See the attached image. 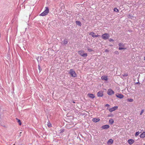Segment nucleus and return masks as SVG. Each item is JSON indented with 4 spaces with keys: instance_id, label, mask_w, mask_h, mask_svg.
<instances>
[{
    "instance_id": "nucleus-1",
    "label": "nucleus",
    "mask_w": 145,
    "mask_h": 145,
    "mask_svg": "<svg viewBox=\"0 0 145 145\" xmlns=\"http://www.w3.org/2000/svg\"><path fill=\"white\" fill-rule=\"evenodd\" d=\"M45 10L42 13L40 14V15L42 16H44L47 15L49 12V9L47 7H46Z\"/></svg>"
},
{
    "instance_id": "nucleus-2",
    "label": "nucleus",
    "mask_w": 145,
    "mask_h": 145,
    "mask_svg": "<svg viewBox=\"0 0 145 145\" xmlns=\"http://www.w3.org/2000/svg\"><path fill=\"white\" fill-rule=\"evenodd\" d=\"M69 73L72 77H75L77 76V74L73 69H71Z\"/></svg>"
},
{
    "instance_id": "nucleus-3",
    "label": "nucleus",
    "mask_w": 145,
    "mask_h": 145,
    "mask_svg": "<svg viewBox=\"0 0 145 145\" xmlns=\"http://www.w3.org/2000/svg\"><path fill=\"white\" fill-rule=\"evenodd\" d=\"M78 54L81 56L84 57H86L87 56V54L84 53V52L83 50H80L78 52Z\"/></svg>"
},
{
    "instance_id": "nucleus-4",
    "label": "nucleus",
    "mask_w": 145,
    "mask_h": 145,
    "mask_svg": "<svg viewBox=\"0 0 145 145\" xmlns=\"http://www.w3.org/2000/svg\"><path fill=\"white\" fill-rule=\"evenodd\" d=\"M101 37L102 39H103L106 40L109 37V35L108 33H105L104 34H103Z\"/></svg>"
},
{
    "instance_id": "nucleus-5",
    "label": "nucleus",
    "mask_w": 145,
    "mask_h": 145,
    "mask_svg": "<svg viewBox=\"0 0 145 145\" xmlns=\"http://www.w3.org/2000/svg\"><path fill=\"white\" fill-rule=\"evenodd\" d=\"M114 91L111 89H108L107 92V94L109 95H112L114 94Z\"/></svg>"
},
{
    "instance_id": "nucleus-6",
    "label": "nucleus",
    "mask_w": 145,
    "mask_h": 145,
    "mask_svg": "<svg viewBox=\"0 0 145 145\" xmlns=\"http://www.w3.org/2000/svg\"><path fill=\"white\" fill-rule=\"evenodd\" d=\"M118 108V107L117 106H115L114 107H113L109 109V111L110 112H112L115 111V110L117 109Z\"/></svg>"
},
{
    "instance_id": "nucleus-7",
    "label": "nucleus",
    "mask_w": 145,
    "mask_h": 145,
    "mask_svg": "<svg viewBox=\"0 0 145 145\" xmlns=\"http://www.w3.org/2000/svg\"><path fill=\"white\" fill-rule=\"evenodd\" d=\"M110 126L109 125H106L102 126L101 128L103 129H107L109 128Z\"/></svg>"
},
{
    "instance_id": "nucleus-8",
    "label": "nucleus",
    "mask_w": 145,
    "mask_h": 145,
    "mask_svg": "<svg viewBox=\"0 0 145 145\" xmlns=\"http://www.w3.org/2000/svg\"><path fill=\"white\" fill-rule=\"evenodd\" d=\"M97 95L98 97H102L103 95V92L102 91H99L97 93Z\"/></svg>"
},
{
    "instance_id": "nucleus-9",
    "label": "nucleus",
    "mask_w": 145,
    "mask_h": 145,
    "mask_svg": "<svg viewBox=\"0 0 145 145\" xmlns=\"http://www.w3.org/2000/svg\"><path fill=\"white\" fill-rule=\"evenodd\" d=\"M116 96L117 97L120 99H122L123 97V95L119 93L116 94Z\"/></svg>"
},
{
    "instance_id": "nucleus-10",
    "label": "nucleus",
    "mask_w": 145,
    "mask_h": 145,
    "mask_svg": "<svg viewBox=\"0 0 145 145\" xmlns=\"http://www.w3.org/2000/svg\"><path fill=\"white\" fill-rule=\"evenodd\" d=\"M100 120V119L99 118H93L92 119V121L93 122H97Z\"/></svg>"
},
{
    "instance_id": "nucleus-11",
    "label": "nucleus",
    "mask_w": 145,
    "mask_h": 145,
    "mask_svg": "<svg viewBox=\"0 0 145 145\" xmlns=\"http://www.w3.org/2000/svg\"><path fill=\"white\" fill-rule=\"evenodd\" d=\"M135 141L134 140L132 139H130L128 140V142L130 144H131L133 143Z\"/></svg>"
},
{
    "instance_id": "nucleus-12",
    "label": "nucleus",
    "mask_w": 145,
    "mask_h": 145,
    "mask_svg": "<svg viewBox=\"0 0 145 145\" xmlns=\"http://www.w3.org/2000/svg\"><path fill=\"white\" fill-rule=\"evenodd\" d=\"M68 43V41L67 39H65L62 42L61 44L62 45H65L67 44Z\"/></svg>"
},
{
    "instance_id": "nucleus-13",
    "label": "nucleus",
    "mask_w": 145,
    "mask_h": 145,
    "mask_svg": "<svg viewBox=\"0 0 145 145\" xmlns=\"http://www.w3.org/2000/svg\"><path fill=\"white\" fill-rule=\"evenodd\" d=\"M88 96L89 97L92 99H93L95 97L94 95L92 93H88Z\"/></svg>"
},
{
    "instance_id": "nucleus-14",
    "label": "nucleus",
    "mask_w": 145,
    "mask_h": 145,
    "mask_svg": "<svg viewBox=\"0 0 145 145\" xmlns=\"http://www.w3.org/2000/svg\"><path fill=\"white\" fill-rule=\"evenodd\" d=\"M101 78L102 80L106 81L108 80V77L105 76H102L101 77Z\"/></svg>"
},
{
    "instance_id": "nucleus-15",
    "label": "nucleus",
    "mask_w": 145,
    "mask_h": 145,
    "mask_svg": "<svg viewBox=\"0 0 145 145\" xmlns=\"http://www.w3.org/2000/svg\"><path fill=\"white\" fill-rule=\"evenodd\" d=\"M140 137L141 138H144L145 137V132H143L140 135Z\"/></svg>"
},
{
    "instance_id": "nucleus-16",
    "label": "nucleus",
    "mask_w": 145,
    "mask_h": 145,
    "mask_svg": "<svg viewBox=\"0 0 145 145\" xmlns=\"http://www.w3.org/2000/svg\"><path fill=\"white\" fill-rule=\"evenodd\" d=\"M113 140L112 139H109L108 141L107 144H112L113 143Z\"/></svg>"
},
{
    "instance_id": "nucleus-17",
    "label": "nucleus",
    "mask_w": 145,
    "mask_h": 145,
    "mask_svg": "<svg viewBox=\"0 0 145 145\" xmlns=\"http://www.w3.org/2000/svg\"><path fill=\"white\" fill-rule=\"evenodd\" d=\"M89 35L92 36V37L94 38L95 37V34L93 32H91L89 33Z\"/></svg>"
},
{
    "instance_id": "nucleus-18",
    "label": "nucleus",
    "mask_w": 145,
    "mask_h": 145,
    "mask_svg": "<svg viewBox=\"0 0 145 145\" xmlns=\"http://www.w3.org/2000/svg\"><path fill=\"white\" fill-rule=\"evenodd\" d=\"M76 23L77 25H78L79 26H81L82 24L81 22L80 21H76Z\"/></svg>"
},
{
    "instance_id": "nucleus-19",
    "label": "nucleus",
    "mask_w": 145,
    "mask_h": 145,
    "mask_svg": "<svg viewBox=\"0 0 145 145\" xmlns=\"http://www.w3.org/2000/svg\"><path fill=\"white\" fill-rule=\"evenodd\" d=\"M109 122L110 124H112L114 123L113 119H110L109 120Z\"/></svg>"
},
{
    "instance_id": "nucleus-20",
    "label": "nucleus",
    "mask_w": 145,
    "mask_h": 145,
    "mask_svg": "<svg viewBox=\"0 0 145 145\" xmlns=\"http://www.w3.org/2000/svg\"><path fill=\"white\" fill-rule=\"evenodd\" d=\"M16 119L18 121V122L19 123V125H21L22 124V123H21L20 120L17 118H16Z\"/></svg>"
},
{
    "instance_id": "nucleus-21",
    "label": "nucleus",
    "mask_w": 145,
    "mask_h": 145,
    "mask_svg": "<svg viewBox=\"0 0 145 145\" xmlns=\"http://www.w3.org/2000/svg\"><path fill=\"white\" fill-rule=\"evenodd\" d=\"M127 100L129 102H132L133 101V100L132 99H128Z\"/></svg>"
},
{
    "instance_id": "nucleus-22",
    "label": "nucleus",
    "mask_w": 145,
    "mask_h": 145,
    "mask_svg": "<svg viewBox=\"0 0 145 145\" xmlns=\"http://www.w3.org/2000/svg\"><path fill=\"white\" fill-rule=\"evenodd\" d=\"M114 11L116 12H119V10L117 8H114Z\"/></svg>"
},
{
    "instance_id": "nucleus-23",
    "label": "nucleus",
    "mask_w": 145,
    "mask_h": 145,
    "mask_svg": "<svg viewBox=\"0 0 145 145\" xmlns=\"http://www.w3.org/2000/svg\"><path fill=\"white\" fill-rule=\"evenodd\" d=\"M140 132L139 131H138V132H136V133H135V136L136 137H137V136L139 134H140Z\"/></svg>"
},
{
    "instance_id": "nucleus-24",
    "label": "nucleus",
    "mask_w": 145,
    "mask_h": 145,
    "mask_svg": "<svg viewBox=\"0 0 145 145\" xmlns=\"http://www.w3.org/2000/svg\"><path fill=\"white\" fill-rule=\"evenodd\" d=\"M64 131V129H61L59 131V132L60 133H63Z\"/></svg>"
},
{
    "instance_id": "nucleus-25",
    "label": "nucleus",
    "mask_w": 145,
    "mask_h": 145,
    "mask_svg": "<svg viewBox=\"0 0 145 145\" xmlns=\"http://www.w3.org/2000/svg\"><path fill=\"white\" fill-rule=\"evenodd\" d=\"M119 46L120 47H124V45L122 44L121 43H119L118 44Z\"/></svg>"
},
{
    "instance_id": "nucleus-26",
    "label": "nucleus",
    "mask_w": 145,
    "mask_h": 145,
    "mask_svg": "<svg viewBox=\"0 0 145 145\" xmlns=\"http://www.w3.org/2000/svg\"><path fill=\"white\" fill-rule=\"evenodd\" d=\"M128 75L127 73H124L123 74V76H127Z\"/></svg>"
},
{
    "instance_id": "nucleus-27",
    "label": "nucleus",
    "mask_w": 145,
    "mask_h": 145,
    "mask_svg": "<svg viewBox=\"0 0 145 145\" xmlns=\"http://www.w3.org/2000/svg\"><path fill=\"white\" fill-rule=\"evenodd\" d=\"M119 49V50H124L125 49V48H123V47H120Z\"/></svg>"
},
{
    "instance_id": "nucleus-28",
    "label": "nucleus",
    "mask_w": 145,
    "mask_h": 145,
    "mask_svg": "<svg viewBox=\"0 0 145 145\" xmlns=\"http://www.w3.org/2000/svg\"><path fill=\"white\" fill-rule=\"evenodd\" d=\"M47 125L48 127H50L51 126V124L50 123H48Z\"/></svg>"
},
{
    "instance_id": "nucleus-29",
    "label": "nucleus",
    "mask_w": 145,
    "mask_h": 145,
    "mask_svg": "<svg viewBox=\"0 0 145 145\" xmlns=\"http://www.w3.org/2000/svg\"><path fill=\"white\" fill-rule=\"evenodd\" d=\"M144 112V110L143 109L142 110H141V112L140 113V115H141Z\"/></svg>"
},
{
    "instance_id": "nucleus-30",
    "label": "nucleus",
    "mask_w": 145,
    "mask_h": 145,
    "mask_svg": "<svg viewBox=\"0 0 145 145\" xmlns=\"http://www.w3.org/2000/svg\"><path fill=\"white\" fill-rule=\"evenodd\" d=\"M38 68H39V69L40 71H41L42 70V69H41V68H40V67L39 65H38Z\"/></svg>"
},
{
    "instance_id": "nucleus-31",
    "label": "nucleus",
    "mask_w": 145,
    "mask_h": 145,
    "mask_svg": "<svg viewBox=\"0 0 145 145\" xmlns=\"http://www.w3.org/2000/svg\"><path fill=\"white\" fill-rule=\"evenodd\" d=\"M114 53H115L116 54H117V55H118L119 54V52H118V51H115L114 52Z\"/></svg>"
},
{
    "instance_id": "nucleus-32",
    "label": "nucleus",
    "mask_w": 145,
    "mask_h": 145,
    "mask_svg": "<svg viewBox=\"0 0 145 145\" xmlns=\"http://www.w3.org/2000/svg\"><path fill=\"white\" fill-rule=\"evenodd\" d=\"M88 50L89 52H91L92 51V49L90 48H88Z\"/></svg>"
},
{
    "instance_id": "nucleus-33",
    "label": "nucleus",
    "mask_w": 145,
    "mask_h": 145,
    "mask_svg": "<svg viewBox=\"0 0 145 145\" xmlns=\"http://www.w3.org/2000/svg\"><path fill=\"white\" fill-rule=\"evenodd\" d=\"M109 40L110 41V42L114 41V40L113 39H111V38L109 39Z\"/></svg>"
},
{
    "instance_id": "nucleus-34",
    "label": "nucleus",
    "mask_w": 145,
    "mask_h": 145,
    "mask_svg": "<svg viewBox=\"0 0 145 145\" xmlns=\"http://www.w3.org/2000/svg\"><path fill=\"white\" fill-rule=\"evenodd\" d=\"M100 36L99 35H97L95 36V37H99Z\"/></svg>"
},
{
    "instance_id": "nucleus-35",
    "label": "nucleus",
    "mask_w": 145,
    "mask_h": 145,
    "mask_svg": "<svg viewBox=\"0 0 145 145\" xmlns=\"http://www.w3.org/2000/svg\"><path fill=\"white\" fill-rule=\"evenodd\" d=\"M106 106H110V105L109 104H107L106 105Z\"/></svg>"
},
{
    "instance_id": "nucleus-36",
    "label": "nucleus",
    "mask_w": 145,
    "mask_h": 145,
    "mask_svg": "<svg viewBox=\"0 0 145 145\" xmlns=\"http://www.w3.org/2000/svg\"><path fill=\"white\" fill-rule=\"evenodd\" d=\"M105 52H108V50H105Z\"/></svg>"
},
{
    "instance_id": "nucleus-37",
    "label": "nucleus",
    "mask_w": 145,
    "mask_h": 145,
    "mask_svg": "<svg viewBox=\"0 0 145 145\" xmlns=\"http://www.w3.org/2000/svg\"><path fill=\"white\" fill-rule=\"evenodd\" d=\"M73 103H75V102H74V101L73 102Z\"/></svg>"
},
{
    "instance_id": "nucleus-38",
    "label": "nucleus",
    "mask_w": 145,
    "mask_h": 145,
    "mask_svg": "<svg viewBox=\"0 0 145 145\" xmlns=\"http://www.w3.org/2000/svg\"><path fill=\"white\" fill-rule=\"evenodd\" d=\"M144 145H145V143L144 144Z\"/></svg>"
},
{
    "instance_id": "nucleus-39",
    "label": "nucleus",
    "mask_w": 145,
    "mask_h": 145,
    "mask_svg": "<svg viewBox=\"0 0 145 145\" xmlns=\"http://www.w3.org/2000/svg\"><path fill=\"white\" fill-rule=\"evenodd\" d=\"M144 60H145V57H144Z\"/></svg>"
},
{
    "instance_id": "nucleus-40",
    "label": "nucleus",
    "mask_w": 145,
    "mask_h": 145,
    "mask_svg": "<svg viewBox=\"0 0 145 145\" xmlns=\"http://www.w3.org/2000/svg\"><path fill=\"white\" fill-rule=\"evenodd\" d=\"M13 145H15V144H13Z\"/></svg>"
}]
</instances>
